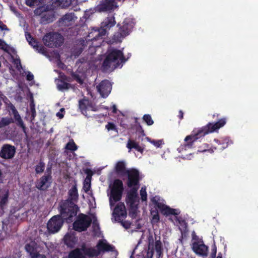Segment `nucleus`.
<instances>
[{
	"label": "nucleus",
	"instance_id": "obj_1",
	"mask_svg": "<svg viewBox=\"0 0 258 258\" xmlns=\"http://www.w3.org/2000/svg\"><path fill=\"white\" fill-rule=\"evenodd\" d=\"M226 118L224 117L218 119L215 122H209L201 127L195 128L190 135L185 138L184 147L188 148L195 147L196 143L199 140L206 135L217 131L226 123Z\"/></svg>",
	"mask_w": 258,
	"mask_h": 258
},
{
	"label": "nucleus",
	"instance_id": "obj_2",
	"mask_svg": "<svg viewBox=\"0 0 258 258\" xmlns=\"http://www.w3.org/2000/svg\"><path fill=\"white\" fill-rule=\"evenodd\" d=\"M122 51L110 46L105 53V57L102 64L103 72L111 71L126 61Z\"/></svg>",
	"mask_w": 258,
	"mask_h": 258
},
{
	"label": "nucleus",
	"instance_id": "obj_3",
	"mask_svg": "<svg viewBox=\"0 0 258 258\" xmlns=\"http://www.w3.org/2000/svg\"><path fill=\"white\" fill-rule=\"evenodd\" d=\"M58 210L60 215L66 220H72L75 217L79 211V207L76 203L69 200H62L59 203Z\"/></svg>",
	"mask_w": 258,
	"mask_h": 258
},
{
	"label": "nucleus",
	"instance_id": "obj_4",
	"mask_svg": "<svg viewBox=\"0 0 258 258\" xmlns=\"http://www.w3.org/2000/svg\"><path fill=\"white\" fill-rule=\"evenodd\" d=\"M96 247L97 249L93 247H83V249L84 250L85 255L89 257H93L98 256L101 252L112 251L114 248L113 245L107 243L105 239L99 240L97 244Z\"/></svg>",
	"mask_w": 258,
	"mask_h": 258
},
{
	"label": "nucleus",
	"instance_id": "obj_5",
	"mask_svg": "<svg viewBox=\"0 0 258 258\" xmlns=\"http://www.w3.org/2000/svg\"><path fill=\"white\" fill-rule=\"evenodd\" d=\"M155 242V249L156 250L158 258L162 257L163 254V248L162 244L160 239L157 240V237L155 236V239L152 234H149L148 236V250L147 256L148 258H153L154 253V243Z\"/></svg>",
	"mask_w": 258,
	"mask_h": 258
},
{
	"label": "nucleus",
	"instance_id": "obj_6",
	"mask_svg": "<svg viewBox=\"0 0 258 258\" xmlns=\"http://www.w3.org/2000/svg\"><path fill=\"white\" fill-rule=\"evenodd\" d=\"M124 190L122 181L119 179H115L110 190L109 204L111 207L114 206L116 202H119L122 198Z\"/></svg>",
	"mask_w": 258,
	"mask_h": 258
},
{
	"label": "nucleus",
	"instance_id": "obj_7",
	"mask_svg": "<svg viewBox=\"0 0 258 258\" xmlns=\"http://www.w3.org/2000/svg\"><path fill=\"white\" fill-rule=\"evenodd\" d=\"M113 216L115 220L121 223V225L125 229L131 227V223L127 221H123L127 216V212L123 203H118L114 209Z\"/></svg>",
	"mask_w": 258,
	"mask_h": 258
},
{
	"label": "nucleus",
	"instance_id": "obj_8",
	"mask_svg": "<svg viewBox=\"0 0 258 258\" xmlns=\"http://www.w3.org/2000/svg\"><path fill=\"white\" fill-rule=\"evenodd\" d=\"M43 42L45 46L50 48L58 47L62 45L64 38L56 32H49L43 37Z\"/></svg>",
	"mask_w": 258,
	"mask_h": 258
},
{
	"label": "nucleus",
	"instance_id": "obj_9",
	"mask_svg": "<svg viewBox=\"0 0 258 258\" xmlns=\"http://www.w3.org/2000/svg\"><path fill=\"white\" fill-rule=\"evenodd\" d=\"M92 222L91 219L86 215L80 214L73 223V229L78 232L87 230Z\"/></svg>",
	"mask_w": 258,
	"mask_h": 258
},
{
	"label": "nucleus",
	"instance_id": "obj_10",
	"mask_svg": "<svg viewBox=\"0 0 258 258\" xmlns=\"http://www.w3.org/2000/svg\"><path fill=\"white\" fill-rule=\"evenodd\" d=\"M127 176L126 184L130 188L138 187L140 183V173L135 168L129 169L126 176Z\"/></svg>",
	"mask_w": 258,
	"mask_h": 258
},
{
	"label": "nucleus",
	"instance_id": "obj_11",
	"mask_svg": "<svg viewBox=\"0 0 258 258\" xmlns=\"http://www.w3.org/2000/svg\"><path fill=\"white\" fill-rule=\"evenodd\" d=\"M62 217L59 215L53 216L48 222L47 227L48 231L51 233L58 232L63 225Z\"/></svg>",
	"mask_w": 258,
	"mask_h": 258
},
{
	"label": "nucleus",
	"instance_id": "obj_12",
	"mask_svg": "<svg viewBox=\"0 0 258 258\" xmlns=\"http://www.w3.org/2000/svg\"><path fill=\"white\" fill-rule=\"evenodd\" d=\"M133 28L132 23L124 21L122 25L119 27L118 32L113 36V39L115 41H119L120 39L128 35Z\"/></svg>",
	"mask_w": 258,
	"mask_h": 258
},
{
	"label": "nucleus",
	"instance_id": "obj_13",
	"mask_svg": "<svg viewBox=\"0 0 258 258\" xmlns=\"http://www.w3.org/2000/svg\"><path fill=\"white\" fill-rule=\"evenodd\" d=\"M151 201L159 209L161 213L164 215L166 216L169 215L176 216L179 215L180 213L179 210L171 208L170 207L162 204V203L159 202L155 199V198H153Z\"/></svg>",
	"mask_w": 258,
	"mask_h": 258
},
{
	"label": "nucleus",
	"instance_id": "obj_14",
	"mask_svg": "<svg viewBox=\"0 0 258 258\" xmlns=\"http://www.w3.org/2000/svg\"><path fill=\"white\" fill-rule=\"evenodd\" d=\"M117 7V0H102L97 8L100 12L114 11Z\"/></svg>",
	"mask_w": 258,
	"mask_h": 258
},
{
	"label": "nucleus",
	"instance_id": "obj_15",
	"mask_svg": "<svg viewBox=\"0 0 258 258\" xmlns=\"http://www.w3.org/2000/svg\"><path fill=\"white\" fill-rule=\"evenodd\" d=\"M138 187L131 188L127 193L125 202L128 206L139 205L140 200L137 193Z\"/></svg>",
	"mask_w": 258,
	"mask_h": 258
},
{
	"label": "nucleus",
	"instance_id": "obj_16",
	"mask_svg": "<svg viewBox=\"0 0 258 258\" xmlns=\"http://www.w3.org/2000/svg\"><path fill=\"white\" fill-rule=\"evenodd\" d=\"M191 248L193 251L198 255L202 256L208 255V247L204 243L202 240L194 242Z\"/></svg>",
	"mask_w": 258,
	"mask_h": 258
},
{
	"label": "nucleus",
	"instance_id": "obj_17",
	"mask_svg": "<svg viewBox=\"0 0 258 258\" xmlns=\"http://www.w3.org/2000/svg\"><path fill=\"white\" fill-rule=\"evenodd\" d=\"M16 152V148L14 146L4 144L0 151V157L4 159H11L15 156Z\"/></svg>",
	"mask_w": 258,
	"mask_h": 258
},
{
	"label": "nucleus",
	"instance_id": "obj_18",
	"mask_svg": "<svg viewBox=\"0 0 258 258\" xmlns=\"http://www.w3.org/2000/svg\"><path fill=\"white\" fill-rule=\"evenodd\" d=\"M97 89L100 95L103 98H106L110 94L112 86L108 80H104L99 84L97 86Z\"/></svg>",
	"mask_w": 258,
	"mask_h": 258
},
{
	"label": "nucleus",
	"instance_id": "obj_19",
	"mask_svg": "<svg viewBox=\"0 0 258 258\" xmlns=\"http://www.w3.org/2000/svg\"><path fill=\"white\" fill-rule=\"evenodd\" d=\"M52 176L43 175L36 183V187L42 191L46 190L51 185Z\"/></svg>",
	"mask_w": 258,
	"mask_h": 258
},
{
	"label": "nucleus",
	"instance_id": "obj_20",
	"mask_svg": "<svg viewBox=\"0 0 258 258\" xmlns=\"http://www.w3.org/2000/svg\"><path fill=\"white\" fill-rule=\"evenodd\" d=\"M79 107L82 113L87 117L89 116L87 114L88 110L96 111L92 102L85 98L79 101Z\"/></svg>",
	"mask_w": 258,
	"mask_h": 258
},
{
	"label": "nucleus",
	"instance_id": "obj_21",
	"mask_svg": "<svg viewBox=\"0 0 258 258\" xmlns=\"http://www.w3.org/2000/svg\"><path fill=\"white\" fill-rule=\"evenodd\" d=\"M114 170L116 175L120 177L126 176L129 169H126V164L123 161H118L115 166Z\"/></svg>",
	"mask_w": 258,
	"mask_h": 258
},
{
	"label": "nucleus",
	"instance_id": "obj_22",
	"mask_svg": "<svg viewBox=\"0 0 258 258\" xmlns=\"http://www.w3.org/2000/svg\"><path fill=\"white\" fill-rule=\"evenodd\" d=\"M105 30L99 28L93 29L88 35V39L92 41L102 40V37L105 36Z\"/></svg>",
	"mask_w": 258,
	"mask_h": 258
},
{
	"label": "nucleus",
	"instance_id": "obj_23",
	"mask_svg": "<svg viewBox=\"0 0 258 258\" xmlns=\"http://www.w3.org/2000/svg\"><path fill=\"white\" fill-rule=\"evenodd\" d=\"M74 13H67L63 15L57 22V25L59 27L70 26L74 21Z\"/></svg>",
	"mask_w": 258,
	"mask_h": 258
},
{
	"label": "nucleus",
	"instance_id": "obj_24",
	"mask_svg": "<svg viewBox=\"0 0 258 258\" xmlns=\"http://www.w3.org/2000/svg\"><path fill=\"white\" fill-rule=\"evenodd\" d=\"M10 108L12 111V113L14 115L15 122L18 126L21 127L23 129V131L24 133H26V127L17 110L13 105H11Z\"/></svg>",
	"mask_w": 258,
	"mask_h": 258
},
{
	"label": "nucleus",
	"instance_id": "obj_25",
	"mask_svg": "<svg viewBox=\"0 0 258 258\" xmlns=\"http://www.w3.org/2000/svg\"><path fill=\"white\" fill-rule=\"evenodd\" d=\"M116 24L115 18L113 16H109L106 18L101 23V26L100 28L101 29L105 30V35L106 34L107 31L109 30Z\"/></svg>",
	"mask_w": 258,
	"mask_h": 258
},
{
	"label": "nucleus",
	"instance_id": "obj_26",
	"mask_svg": "<svg viewBox=\"0 0 258 258\" xmlns=\"http://www.w3.org/2000/svg\"><path fill=\"white\" fill-rule=\"evenodd\" d=\"M83 247L87 248L85 245L82 246L81 248H76L72 250L69 254V258H86Z\"/></svg>",
	"mask_w": 258,
	"mask_h": 258
},
{
	"label": "nucleus",
	"instance_id": "obj_27",
	"mask_svg": "<svg viewBox=\"0 0 258 258\" xmlns=\"http://www.w3.org/2000/svg\"><path fill=\"white\" fill-rule=\"evenodd\" d=\"M55 19V16L52 11H45L42 13L40 22L42 24H46L52 22Z\"/></svg>",
	"mask_w": 258,
	"mask_h": 258
},
{
	"label": "nucleus",
	"instance_id": "obj_28",
	"mask_svg": "<svg viewBox=\"0 0 258 258\" xmlns=\"http://www.w3.org/2000/svg\"><path fill=\"white\" fill-rule=\"evenodd\" d=\"M68 196V199L66 200H69L70 201L75 202V203L78 202L79 195L76 184L73 185L71 188L69 190Z\"/></svg>",
	"mask_w": 258,
	"mask_h": 258
},
{
	"label": "nucleus",
	"instance_id": "obj_29",
	"mask_svg": "<svg viewBox=\"0 0 258 258\" xmlns=\"http://www.w3.org/2000/svg\"><path fill=\"white\" fill-rule=\"evenodd\" d=\"M67 80V77L65 75L61 76V79L58 80L57 83V88L58 90L64 91L68 90L71 87V84L64 81Z\"/></svg>",
	"mask_w": 258,
	"mask_h": 258
},
{
	"label": "nucleus",
	"instance_id": "obj_30",
	"mask_svg": "<svg viewBox=\"0 0 258 258\" xmlns=\"http://www.w3.org/2000/svg\"><path fill=\"white\" fill-rule=\"evenodd\" d=\"M37 248V244L33 241L27 243L25 246V249L26 251L29 253L31 257L32 255L38 252Z\"/></svg>",
	"mask_w": 258,
	"mask_h": 258
},
{
	"label": "nucleus",
	"instance_id": "obj_31",
	"mask_svg": "<svg viewBox=\"0 0 258 258\" xmlns=\"http://www.w3.org/2000/svg\"><path fill=\"white\" fill-rule=\"evenodd\" d=\"M126 147L130 150L135 149L136 151L142 153L144 151V149L141 147L139 143L136 141L129 139L126 144Z\"/></svg>",
	"mask_w": 258,
	"mask_h": 258
},
{
	"label": "nucleus",
	"instance_id": "obj_32",
	"mask_svg": "<svg viewBox=\"0 0 258 258\" xmlns=\"http://www.w3.org/2000/svg\"><path fill=\"white\" fill-rule=\"evenodd\" d=\"M72 3L71 0H54L52 4L55 7L61 8H66L69 7Z\"/></svg>",
	"mask_w": 258,
	"mask_h": 258
},
{
	"label": "nucleus",
	"instance_id": "obj_33",
	"mask_svg": "<svg viewBox=\"0 0 258 258\" xmlns=\"http://www.w3.org/2000/svg\"><path fill=\"white\" fill-rule=\"evenodd\" d=\"M9 197V191L8 190L5 191L3 195L0 196V208L1 209H4L8 204Z\"/></svg>",
	"mask_w": 258,
	"mask_h": 258
},
{
	"label": "nucleus",
	"instance_id": "obj_34",
	"mask_svg": "<svg viewBox=\"0 0 258 258\" xmlns=\"http://www.w3.org/2000/svg\"><path fill=\"white\" fill-rule=\"evenodd\" d=\"M46 2V0H25L26 5L29 7L39 6L41 7Z\"/></svg>",
	"mask_w": 258,
	"mask_h": 258
},
{
	"label": "nucleus",
	"instance_id": "obj_35",
	"mask_svg": "<svg viewBox=\"0 0 258 258\" xmlns=\"http://www.w3.org/2000/svg\"><path fill=\"white\" fill-rule=\"evenodd\" d=\"M14 122H15L14 119L12 117H2L0 120V128H3Z\"/></svg>",
	"mask_w": 258,
	"mask_h": 258
},
{
	"label": "nucleus",
	"instance_id": "obj_36",
	"mask_svg": "<svg viewBox=\"0 0 258 258\" xmlns=\"http://www.w3.org/2000/svg\"><path fill=\"white\" fill-rule=\"evenodd\" d=\"M139 205L128 206V215L132 219L136 218Z\"/></svg>",
	"mask_w": 258,
	"mask_h": 258
},
{
	"label": "nucleus",
	"instance_id": "obj_37",
	"mask_svg": "<svg viewBox=\"0 0 258 258\" xmlns=\"http://www.w3.org/2000/svg\"><path fill=\"white\" fill-rule=\"evenodd\" d=\"M64 242L68 246H72L75 244L74 237L70 235H66L64 237Z\"/></svg>",
	"mask_w": 258,
	"mask_h": 258
},
{
	"label": "nucleus",
	"instance_id": "obj_38",
	"mask_svg": "<svg viewBox=\"0 0 258 258\" xmlns=\"http://www.w3.org/2000/svg\"><path fill=\"white\" fill-rule=\"evenodd\" d=\"M45 163L42 161L41 160L40 161L38 164H37L35 166V172L37 174H40L42 173L45 169Z\"/></svg>",
	"mask_w": 258,
	"mask_h": 258
},
{
	"label": "nucleus",
	"instance_id": "obj_39",
	"mask_svg": "<svg viewBox=\"0 0 258 258\" xmlns=\"http://www.w3.org/2000/svg\"><path fill=\"white\" fill-rule=\"evenodd\" d=\"M143 119L148 125H151L154 123V121L150 114H145L143 117Z\"/></svg>",
	"mask_w": 258,
	"mask_h": 258
},
{
	"label": "nucleus",
	"instance_id": "obj_40",
	"mask_svg": "<svg viewBox=\"0 0 258 258\" xmlns=\"http://www.w3.org/2000/svg\"><path fill=\"white\" fill-rule=\"evenodd\" d=\"M66 148L67 149L72 151H75L77 150V146L73 141L68 142L66 145Z\"/></svg>",
	"mask_w": 258,
	"mask_h": 258
},
{
	"label": "nucleus",
	"instance_id": "obj_41",
	"mask_svg": "<svg viewBox=\"0 0 258 258\" xmlns=\"http://www.w3.org/2000/svg\"><path fill=\"white\" fill-rule=\"evenodd\" d=\"M147 140L150 142L151 144H152L153 145H154L157 148H159L161 147V145L162 144L163 141L161 140H151L149 137L147 138Z\"/></svg>",
	"mask_w": 258,
	"mask_h": 258
},
{
	"label": "nucleus",
	"instance_id": "obj_42",
	"mask_svg": "<svg viewBox=\"0 0 258 258\" xmlns=\"http://www.w3.org/2000/svg\"><path fill=\"white\" fill-rule=\"evenodd\" d=\"M105 128L108 131H114L117 133H118L117 128L113 122H108V123L105 125Z\"/></svg>",
	"mask_w": 258,
	"mask_h": 258
},
{
	"label": "nucleus",
	"instance_id": "obj_43",
	"mask_svg": "<svg viewBox=\"0 0 258 258\" xmlns=\"http://www.w3.org/2000/svg\"><path fill=\"white\" fill-rule=\"evenodd\" d=\"M140 195L141 200L143 202L146 201L147 199V194L146 192V187H142L140 190Z\"/></svg>",
	"mask_w": 258,
	"mask_h": 258
},
{
	"label": "nucleus",
	"instance_id": "obj_44",
	"mask_svg": "<svg viewBox=\"0 0 258 258\" xmlns=\"http://www.w3.org/2000/svg\"><path fill=\"white\" fill-rule=\"evenodd\" d=\"M91 188V180L90 179L89 180H85L83 184V189L85 192H88Z\"/></svg>",
	"mask_w": 258,
	"mask_h": 258
},
{
	"label": "nucleus",
	"instance_id": "obj_45",
	"mask_svg": "<svg viewBox=\"0 0 258 258\" xmlns=\"http://www.w3.org/2000/svg\"><path fill=\"white\" fill-rule=\"evenodd\" d=\"M14 63L16 65V68L18 70H20L22 68V66L21 63V60L20 58H16L14 60Z\"/></svg>",
	"mask_w": 258,
	"mask_h": 258
},
{
	"label": "nucleus",
	"instance_id": "obj_46",
	"mask_svg": "<svg viewBox=\"0 0 258 258\" xmlns=\"http://www.w3.org/2000/svg\"><path fill=\"white\" fill-rule=\"evenodd\" d=\"M29 44L33 46V48H36L37 49H38L39 47L38 42L35 38H33L32 41H30Z\"/></svg>",
	"mask_w": 258,
	"mask_h": 258
},
{
	"label": "nucleus",
	"instance_id": "obj_47",
	"mask_svg": "<svg viewBox=\"0 0 258 258\" xmlns=\"http://www.w3.org/2000/svg\"><path fill=\"white\" fill-rule=\"evenodd\" d=\"M85 173L87 174V177L86 180H89V179H91V176L93 175L92 171L90 169H87L85 170Z\"/></svg>",
	"mask_w": 258,
	"mask_h": 258
},
{
	"label": "nucleus",
	"instance_id": "obj_48",
	"mask_svg": "<svg viewBox=\"0 0 258 258\" xmlns=\"http://www.w3.org/2000/svg\"><path fill=\"white\" fill-rule=\"evenodd\" d=\"M72 76L79 83L82 84L83 81L81 79L80 76L78 74H76L75 73H73Z\"/></svg>",
	"mask_w": 258,
	"mask_h": 258
},
{
	"label": "nucleus",
	"instance_id": "obj_49",
	"mask_svg": "<svg viewBox=\"0 0 258 258\" xmlns=\"http://www.w3.org/2000/svg\"><path fill=\"white\" fill-rule=\"evenodd\" d=\"M31 120H34V118L35 117L36 115V112L34 106H31Z\"/></svg>",
	"mask_w": 258,
	"mask_h": 258
},
{
	"label": "nucleus",
	"instance_id": "obj_50",
	"mask_svg": "<svg viewBox=\"0 0 258 258\" xmlns=\"http://www.w3.org/2000/svg\"><path fill=\"white\" fill-rule=\"evenodd\" d=\"M25 37L28 42L32 41L33 40L34 37L31 35V34L28 32H25Z\"/></svg>",
	"mask_w": 258,
	"mask_h": 258
},
{
	"label": "nucleus",
	"instance_id": "obj_51",
	"mask_svg": "<svg viewBox=\"0 0 258 258\" xmlns=\"http://www.w3.org/2000/svg\"><path fill=\"white\" fill-rule=\"evenodd\" d=\"M31 258H46V256L44 254H40L38 252L32 255Z\"/></svg>",
	"mask_w": 258,
	"mask_h": 258
},
{
	"label": "nucleus",
	"instance_id": "obj_52",
	"mask_svg": "<svg viewBox=\"0 0 258 258\" xmlns=\"http://www.w3.org/2000/svg\"><path fill=\"white\" fill-rule=\"evenodd\" d=\"M27 80L29 81H32L34 79V76L30 72H29L26 76Z\"/></svg>",
	"mask_w": 258,
	"mask_h": 258
},
{
	"label": "nucleus",
	"instance_id": "obj_53",
	"mask_svg": "<svg viewBox=\"0 0 258 258\" xmlns=\"http://www.w3.org/2000/svg\"><path fill=\"white\" fill-rule=\"evenodd\" d=\"M51 167H47L46 168V172L44 175L51 176Z\"/></svg>",
	"mask_w": 258,
	"mask_h": 258
},
{
	"label": "nucleus",
	"instance_id": "obj_54",
	"mask_svg": "<svg viewBox=\"0 0 258 258\" xmlns=\"http://www.w3.org/2000/svg\"><path fill=\"white\" fill-rule=\"evenodd\" d=\"M135 122L138 124V127L139 128V129L141 130V132L143 134V135L144 136L145 135V134H144V131L143 130V129L142 128V126L140 125V124L138 122V118H135Z\"/></svg>",
	"mask_w": 258,
	"mask_h": 258
},
{
	"label": "nucleus",
	"instance_id": "obj_55",
	"mask_svg": "<svg viewBox=\"0 0 258 258\" xmlns=\"http://www.w3.org/2000/svg\"><path fill=\"white\" fill-rule=\"evenodd\" d=\"M153 219L157 220V221L159 220L160 217L157 212H155V214L153 215Z\"/></svg>",
	"mask_w": 258,
	"mask_h": 258
},
{
	"label": "nucleus",
	"instance_id": "obj_56",
	"mask_svg": "<svg viewBox=\"0 0 258 258\" xmlns=\"http://www.w3.org/2000/svg\"><path fill=\"white\" fill-rule=\"evenodd\" d=\"M2 25H0V29L2 30H9V29L7 27V25H5V24H3V23L2 22V23H1Z\"/></svg>",
	"mask_w": 258,
	"mask_h": 258
},
{
	"label": "nucleus",
	"instance_id": "obj_57",
	"mask_svg": "<svg viewBox=\"0 0 258 258\" xmlns=\"http://www.w3.org/2000/svg\"><path fill=\"white\" fill-rule=\"evenodd\" d=\"M216 252H217V248H216V245L214 244V245L212 247L211 253H213V255H214V254L216 255Z\"/></svg>",
	"mask_w": 258,
	"mask_h": 258
},
{
	"label": "nucleus",
	"instance_id": "obj_58",
	"mask_svg": "<svg viewBox=\"0 0 258 258\" xmlns=\"http://www.w3.org/2000/svg\"><path fill=\"white\" fill-rule=\"evenodd\" d=\"M178 116L179 117V119L180 120L182 119L183 118V112L182 110H179V112H178Z\"/></svg>",
	"mask_w": 258,
	"mask_h": 258
},
{
	"label": "nucleus",
	"instance_id": "obj_59",
	"mask_svg": "<svg viewBox=\"0 0 258 258\" xmlns=\"http://www.w3.org/2000/svg\"><path fill=\"white\" fill-rule=\"evenodd\" d=\"M192 238L193 240H197V241H199V237L198 236H197L195 233V232H193L192 234Z\"/></svg>",
	"mask_w": 258,
	"mask_h": 258
},
{
	"label": "nucleus",
	"instance_id": "obj_60",
	"mask_svg": "<svg viewBox=\"0 0 258 258\" xmlns=\"http://www.w3.org/2000/svg\"><path fill=\"white\" fill-rule=\"evenodd\" d=\"M56 116L58 117L59 118H62L63 117V114L58 112L56 113Z\"/></svg>",
	"mask_w": 258,
	"mask_h": 258
},
{
	"label": "nucleus",
	"instance_id": "obj_61",
	"mask_svg": "<svg viewBox=\"0 0 258 258\" xmlns=\"http://www.w3.org/2000/svg\"><path fill=\"white\" fill-rule=\"evenodd\" d=\"M113 113H116V106L115 105H113Z\"/></svg>",
	"mask_w": 258,
	"mask_h": 258
},
{
	"label": "nucleus",
	"instance_id": "obj_62",
	"mask_svg": "<svg viewBox=\"0 0 258 258\" xmlns=\"http://www.w3.org/2000/svg\"><path fill=\"white\" fill-rule=\"evenodd\" d=\"M216 258H222V255L221 253H219L218 256Z\"/></svg>",
	"mask_w": 258,
	"mask_h": 258
},
{
	"label": "nucleus",
	"instance_id": "obj_63",
	"mask_svg": "<svg viewBox=\"0 0 258 258\" xmlns=\"http://www.w3.org/2000/svg\"><path fill=\"white\" fill-rule=\"evenodd\" d=\"M219 116V114H214L213 115V118H214L215 116H216V117L218 118V116Z\"/></svg>",
	"mask_w": 258,
	"mask_h": 258
},
{
	"label": "nucleus",
	"instance_id": "obj_64",
	"mask_svg": "<svg viewBox=\"0 0 258 258\" xmlns=\"http://www.w3.org/2000/svg\"><path fill=\"white\" fill-rule=\"evenodd\" d=\"M210 256L211 258H215L216 257V255H215V254L213 255V253H211Z\"/></svg>",
	"mask_w": 258,
	"mask_h": 258
}]
</instances>
